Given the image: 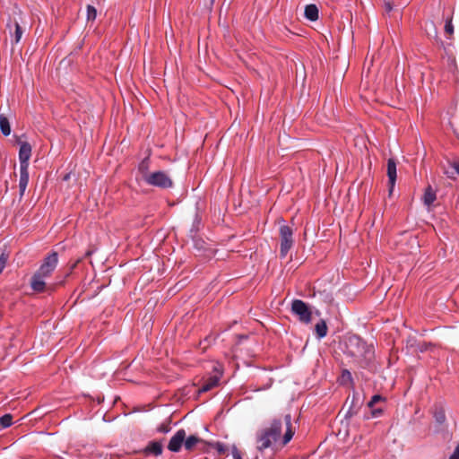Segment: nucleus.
<instances>
[{
    "instance_id": "obj_1",
    "label": "nucleus",
    "mask_w": 459,
    "mask_h": 459,
    "mask_svg": "<svg viewBox=\"0 0 459 459\" xmlns=\"http://www.w3.org/2000/svg\"><path fill=\"white\" fill-rule=\"evenodd\" d=\"M342 351L351 361L361 368H368L375 359L373 344H368L359 335L346 336L343 340Z\"/></svg>"
},
{
    "instance_id": "obj_2",
    "label": "nucleus",
    "mask_w": 459,
    "mask_h": 459,
    "mask_svg": "<svg viewBox=\"0 0 459 459\" xmlns=\"http://www.w3.org/2000/svg\"><path fill=\"white\" fill-rule=\"evenodd\" d=\"M57 263L58 255L55 251L44 259L42 264L30 280V286L34 291L41 292L44 290L46 285L44 279L50 276L56 269Z\"/></svg>"
},
{
    "instance_id": "obj_3",
    "label": "nucleus",
    "mask_w": 459,
    "mask_h": 459,
    "mask_svg": "<svg viewBox=\"0 0 459 459\" xmlns=\"http://www.w3.org/2000/svg\"><path fill=\"white\" fill-rule=\"evenodd\" d=\"M282 422L280 420H274L270 427L265 428L257 433L256 448L264 451L272 446L276 442L281 432Z\"/></svg>"
},
{
    "instance_id": "obj_4",
    "label": "nucleus",
    "mask_w": 459,
    "mask_h": 459,
    "mask_svg": "<svg viewBox=\"0 0 459 459\" xmlns=\"http://www.w3.org/2000/svg\"><path fill=\"white\" fill-rule=\"evenodd\" d=\"M22 11L18 8H14L12 15L9 16V20L6 23V29L9 31L10 37L12 38V43L17 44L20 42L23 30L20 25L19 20H21Z\"/></svg>"
},
{
    "instance_id": "obj_5",
    "label": "nucleus",
    "mask_w": 459,
    "mask_h": 459,
    "mask_svg": "<svg viewBox=\"0 0 459 459\" xmlns=\"http://www.w3.org/2000/svg\"><path fill=\"white\" fill-rule=\"evenodd\" d=\"M148 186L158 187L160 189H169L173 187L174 182L172 178L163 170L152 172L144 181Z\"/></svg>"
},
{
    "instance_id": "obj_6",
    "label": "nucleus",
    "mask_w": 459,
    "mask_h": 459,
    "mask_svg": "<svg viewBox=\"0 0 459 459\" xmlns=\"http://www.w3.org/2000/svg\"><path fill=\"white\" fill-rule=\"evenodd\" d=\"M280 256L284 258L294 244L293 230L288 225H281L279 229Z\"/></svg>"
},
{
    "instance_id": "obj_7",
    "label": "nucleus",
    "mask_w": 459,
    "mask_h": 459,
    "mask_svg": "<svg viewBox=\"0 0 459 459\" xmlns=\"http://www.w3.org/2000/svg\"><path fill=\"white\" fill-rule=\"evenodd\" d=\"M291 313L299 317L303 324H309L312 320V311L308 305L301 299H294L291 303Z\"/></svg>"
},
{
    "instance_id": "obj_8",
    "label": "nucleus",
    "mask_w": 459,
    "mask_h": 459,
    "mask_svg": "<svg viewBox=\"0 0 459 459\" xmlns=\"http://www.w3.org/2000/svg\"><path fill=\"white\" fill-rule=\"evenodd\" d=\"M362 403L359 400V397L358 394H353L352 396H348L344 406L349 405V408L345 413V418H351L354 415L358 414Z\"/></svg>"
},
{
    "instance_id": "obj_9",
    "label": "nucleus",
    "mask_w": 459,
    "mask_h": 459,
    "mask_svg": "<svg viewBox=\"0 0 459 459\" xmlns=\"http://www.w3.org/2000/svg\"><path fill=\"white\" fill-rule=\"evenodd\" d=\"M186 436V433L185 429H178L170 438L168 445V449L171 452H178L181 449L182 445H184Z\"/></svg>"
},
{
    "instance_id": "obj_10",
    "label": "nucleus",
    "mask_w": 459,
    "mask_h": 459,
    "mask_svg": "<svg viewBox=\"0 0 459 459\" xmlns=\"http://www.w3.org/2000/svg\"><path fill=\"white\" fill-rule=\"evenodd\" d=\"M386 174L388 177L389 195H391L396 181V163L392 158L387 160Z\"/></svg>"
},
{
    "instance_id": "obj_11",
    "label": "nucleus",
    "mask_w": 459,
    "mask_h": 459,
    "mask_svg": "<svg viewBox=\"0 0 459 459\" xmlns=\"http://www.w3.org/2000/svg\"><path fill=\"white\" fill-rule=\"evenodd\" d=\"M284 423L286 427V431L282 437L281 445L286 446L293 437V435L295 433V429L292 427L291 423V415L286 414L284 416Z\"/></svg>"
},
{
    "instance_id": "obj_12",
    "label": "nucleus",
    "mask_w": 459,
    "mask_h": 459,
    "mask_svg": "<svg viewBox=\"0 0 459 459\" xmlns=\"http://www.w3.org/2000/svg\"><path fill=\"white\" fill-rule=\"evenodd\" d=\"M31 155V147L28 143H22L19 150L20 166H29V160Z\"/></svg>"
},
{
    "instance_id": "obj_13",
    "label": "nucleus",
    "mask_w": 459,
    "mask_h": 459,
    "mask_svg": "<svg viewBox=\"0 0 459 459\" xmlns=\"http://www.w3.org/2000/svg\"><path fill=\"white\" fill-rule=\"evenodd\" d=\"M29 166H20V180H19V189L20 195L22 196L25 193L26 187L29 183Z\"/></svg>"
},
{
    "instance_id": "obj_14",
    "label": "nucleus",
    "mask_w": 459,
    "mask_h": 459,
    "mask_svg": "<svg viewBox=\"0 0 459 459\" xmlns=\"http://www.w3.org/2000/svg\"><path fill=\"white\" fill-rule=\"evenodd\" d=\"M163 451V445L161 441L153 440L149 442L144 449L145 454H152L156 456L160 455Z\"/></svg>"
},
{
    "instance_id": "obj_15",
    "label": "nucleus",
    "mask_w": 459,
    "mask_h": 459,
    "mask_svg": "<svg viewBox=\"0 0 459 459\" xmlns=\"http://www.w3.org/2000/svg\"><path fill=\"white\" fill-rule=\"evenodd\" d=\"M150 169V158H144L138 166V172L140 174L141 179L145 181V178L148 176L152 175V172L149 171Z\"/></svg>"
},
{
    "instance_id": "obj_16",
    "label": "nucleus",
    "mask_w": 459,
    "mask_h": 459,
    "mask_svg": "<svg viewBox=\"0 0 459 459\" xmlns=\"http://www.w3.org/2000/svg\"><path fill=\"white\" fill-rule=\"evenodd\" d=\"M218 383H219V377H217V376L210 377L209 378L204 380L202 387L199 389V392L200 393L208 392V391L212 390V388H214L215 386H217Z\"/></svg>"
},
{
    "instance_id": "obj_17",
    "label": "nucleus",
    "mask_w": 459,
    "mask_h": 459,
    "mask_svg": "<svg viewBox=\"0 0 459 459\" xmlns=\"http://www.w3.org/2000/svg\"><path fill=\"white\" fill-rule=\"evenodd\" d=\"M436 192L433 190L431 186H428L425 189L422 200L425 205L430 206L436 200Z\"/></svg>"
},
{
    "instance_id": "obj_18",
    "label": "nucleus",
    "mask_w": 459,
    "mask_h": 459,
    "mask_svg": "<svg viewBox=\"0 0 459 459\" xmlns=\"http://www.w3.org/2000/svg\"><path fill=\"white\" fill-rule=\"evenodd\" d=\"M203 442H204V440L202 438H200L199 437H197L195 435H191L188 437H186V439L184 442V446H185L186 450L192 451L197 444L203 443Z\"/></svg>"
},
{
    "instance_id": "obj_19",
    "label": "nucleus",
    "mask_w": 459,
    "mask_h": 459,
    "mask_svg": "<svg viewBox=\"0 0 459 459\" xmlns=\"http://www.w3.org/2000/svg\"><path fill=\"white\" fill-rule=\"evenodd\" d=\"M305 17L312 22L318 19V8L316 4H311L305 7Z\"/></svg>"
},
{
    "instance_id": "obj_20",
    "label": "nucleus",
    "mask_w": 459,
    "mask_h": 459,
    "mask_svg": "<svg viewBox=\"0 0 459 459\" xmlns=\"http://www.w3.org/2000/svg\"><path fill=\"white\" fill-rule=\"evenodd\" d=\"M327 325L324 319L319 320L315 325V332L319 339H322L327 334Z\"/></svg>"
},
{
    "instance_id": "obj_21",
    "label": "nucleus",
    "mask_w": 459,
    "mask_h": 459,
    "mask_svg": "<svg viewBox=\"0 0 459 459\" xmlns=\"http://www.w3.org/2000/svg\"><path fill=\"white\" fill-rule=\"evenodd\" d=\"M0 130L5 136H8L11 134L9 120L4 115H0Z\"/></svg>"
},
{
    "instance_id": "obj_22",
    "label": "nucleus",
    "mask_w": 459,
    "mask_h": 459,
    "mask_svg": "<svg viewBox=\"0 0 459 459\" xmlns=\"http://www.w3.org/2000/svg\"><path fill=\"white\" fill-rule=\"evenodd\" d=\"M450 166H451L452 170L450 171L448 169H445V171H444L445 174L448 178H453L455 173L459 175V160L458 161L450 162Z\"/></svg>"
},
{
    "instance_id": "obj_23",
    "label": "nucleus",
    "mask_w": 459,
    "mask_h": 459,
    "mask_svg": "<svg viewBox=\"0 0 459 459\" xmlns=\"http://www.w3.org/2000/svg\"><path fill=\"white\" fill-rule=\"evenodd\" d=\"M97 17V10L94 6L88 4L87 5V21L94 22Z\"/></svg>"
},
{
    "instance_id": "obj_24",
    "label": "nucleus",
    "mask_w": 459,
    "mask_h": 459,
    "mask_svg": "<svg viewBox=\"0 0 459 459\" xmlns=\"http://www.w3.org/2000/svg\"><path fill=\"white\" fill-rule=\"evenodd\" d=\"M13 416L11 414H4L0 418V425L2 428H8L12 425Z\"/></svg>"
},
{
    "instance_id": "obj_25",
    "label": "nucleus",
    "mask_w": 459,
    "mask_h": 459,
    "mask_svg": "<svg viewBox=\"0 0 459 459\" xmlns=\"http://www.w3.org/2000/svg\"><path fill=\"white\" fill-rule=\"evenodd\" d=\"M434 417L437 423L442 424L446 420V414L443 409H438L435 411Z\"/></svg>"
},
{
    "instance_id": "obj_26",
    "label": "nucleus",
    "mask_w": 459,
    "mask_h": 459,
    "mask_svg": "<svg viewBox=\"0 0 459 459\" xmlns=\"http://www.w3.org/2000/svg\"><path fill=\"white\" fill-rule=\"evenodd\" d=\"M171 429L170 428V420H168L167 421L161 423L158 428L157 431L160 433H168Z\"/></svg>"
},
{
    "instance_id": "obj_27",
    "label": "nucleus",
    "mask_w": 459,
    "mask_h": 459,
    "mask_svg": "<svg viewBox=\"0 0 459 459\" xmlns=\"http://www.w3.org/2000/svg\"><path fill=\"white\" fill-rule=\"evenodd\" d=\"M342 381L343 383H347V382L351 383L352 382L351 373L348 369L342 370Z\"/></svg>"
},
{
    "instance_id": "obj_28",
    "label": "nucleus",
    "mask_w": 459,
    "mask_h": 459,
    "mask_svg": "<svg viewBox=\"0 0 459 459\" xmlns=\"http://www.w3.org/2000/svg\"><path fill=\"white\" fill-rule=\"evenodd\" d=\"M381 400H382V396L376 394V395L372 396L371 400L368 403V406L369 408H372L377 403H378Z\"/></svg>"
},
{
    "instance_id": "obj_29",
    "label": "nucleus",
    "mask_w": 459,
    "mask_h": 459,
    "mask_svg": "<svg viewBox=\"0 0 459 459\" xmlns=\"http://www.w3.org/2000/svg\"><path fill=\"white\" fill-rule=\"evenodd\" d=\"M445 31H446V33H447L449 35H452L454 33V26L452 24L451 20L446 22V23L445 25Z\"/></svg>"
},
{
    "instance_id": "obj_30",
    "label": "nucleus",
    "mask_w": 459,
    "mask_h": 459,
    "mask_svg": "<svg viewBox=\"0 0 459 459\" xmlns=\"http://www.w3.org/2000/svg\"><path fill=\"white\" fill-rule=\"evenodd\" d=\"M6 262H7V256L4 254H2L0 256V273L4 269Z\"/></svg>"
},
{
    "instance_id": "obj_31",
    "label": "nucleus",
    "mask_w": 459,
    "mask_h": 459,
    "mask_svg": "<svg viewBox=\"0 0 459 459\" xmlns=\"http://www.w3.org/2000/svg\"><path fill=\"white\" fill-rule=\"evenodd\" d=\"M449 459H459V445L455 447L454 453L450 455Z\"/></svg>"
},
{
    "instance_id": "obj_32",
    "label": "nucleus",
    "mask_w": 459,
    "mask_h": 459,
    "mask_svg": "<svg viewBox=\"0 0 459 459\" xmlns=\"http://www.w3.org/2000/svg\"><path fill=\"white\" fill-rule=\"evenodd\" d=\"M382 413V410L381 409H376V410H373L371 411V414L373 417H377L379 416L380 414Z\"/></svg>"
},
{
    "instance_id": "obj_33",
    "label": "nucleus",
    "mask_w": 459,
    "mask_h": 459,
    "mask_svg": "<svg viewBox=\"0 0 459 459\" xmlns=\"http://www.w3.org/2000/svg\"><path fill=\"white\" fill-rule=\"evenodd\" d=\"M216 449L218 450L219 453H224L225 451L223 445L220 443H217Z\"/></svg>"
},
{
    "instance_id": "obj_34",
    "label": "nucleus",
    "mask_w": 459,
    "mask_h": 459,
    "mask_svg": "<svg viewBox=\"0 0 459 459\" xmlns=\"http://www.w3.org/2000/svg\"><path fill=\"white\" fill-rule=\"evenodd\" d=\"M234 459H242L240 455L238 452L233 453Z\"/></svg>"
},
{
    "instance_id": "obj_35",
    "label": "nucleus",
    "mask_w": 459,
    "mask_h": 459,
    "mask_svg": "<svg viewBox=\"0 0 459 459\" xmlns=\"http://www.w3.org/2000/svg\"><path fill=\"white\" fill-rule=\"evenodd\" d=\"M385 5V10L387 12H390L392 10V6L389 3H386Z\"/></svg>"
},
{
    "instance_id": "obj_36",
    "label": "nucleus",
    "mask_w": 459,
    "mask_h": 459,
    "mask_svg": "<svg viewBox=\"0 0 459 459\" xmlns=\"http://www.w3.org/2000/svg\"><path fill=\"white\" fill-rule=\"evenodd\" d=\"M69 178V174H66L64 178L65 180H67Z\"/></svg>"
}]
</instances>
